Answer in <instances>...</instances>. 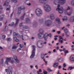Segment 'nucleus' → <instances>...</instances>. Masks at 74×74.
Instances as JSON below:
<instances>
[{
  "mask_svg": "<svg viewBox=\"0 0 74 74\" xmlns=\"http://www.w3.org/2000/svg\"><path fill=\"white\" fill-rule=\"evenodd\" d=\"M59 3H60L62 5H63L66 3V1L65 0H55L54 2V4L57 5V4H58Z\"/></svg>",
  "mask_w": 74,
  "mask_h": 74,
  "instance_id": "obj_1",
  "label": "nucleus"
},
{
  "mask_svg": "<svg viewBox=\"0 0 74 74\" xmlns=\"http://www.w3.org/2000/svg\"><path fill=\"white\" fill-rule=\"evenodd\" d=\"M33 50L32 52V54L30 56V58L32 59L35 56V52H36V47L34 45L32 46Z\"/></svg>",
  "mask_w": 74,
  "mask_h": 74,
  "instance_id": "obj_2",
  "label": "nucleus"
},
{
  "mask_svg": "<svg viewBox=\"0 0 74 74\" xmlns=\"http://www.w3.org/2000/svg\"><path fill=\"white\" fill-rule=\"evenodd\" d=\"M58 8L56 9V11H58V12L59 14H62L63 12V8L62 7H61L60 8V5H58L57 6Z\"/></svg>",
  "mask_w": 74,
  "mask_h": 74,
  "instance_id": "obj_3",
  "label": "nucleus"
},
{
  "mask_svg": "<svg viewBox=\"0 0 74 74\" xmlns=\"http://www.w3.org/2000/svg\"><path fill=\"white\" fill-rule=\"evenodd\" d=\"M36 13L37 16H40L42 14V10L40 9H37L36 10Z\"/></svg>",
  "mask_w": 74,
  "mask_h": 74,
  "instance_id": "obj_4",
  "label": "nucleus"
},
{
  "mask_svg": "<svg viewBox=\"0 0 74 74\" xmlns=\"http://www.w3.org/2000/svg\"><path fill=\"white\" fill-rule=\"evenodd\" d=\"M45 25L49 27L52 25V21L50 20H47L45 21Z\"/></svg>",
  "mask_w": 74,
  "mask_h": 74,
  "instance_id": "obj_5",
  "label": "nucleus"
},
{
  "mask_svg": "<svg viewBox=\"0 0 74 74\" xmlns=\"http://www.w3.org/2000/svg\"><path fill=\"white\" fill-rule=\"evenodd\" d=\"M25 10V8L22 6L19 7L18 8V11L17 13L18 14H20L21 13V10Z\"/></svg>",
  "mask_w": 74,
  "mask_h": 74,
  "instance_id": "obj_6",
  "label": "nucleus"
},
{
  "mask_svg": "<svg viewBox=\"0 0 74 74\" xmlns=\"http://www.w3.org/2000/svg\"><path fill=\"white\" fill-rule=\"evenodd\" d=\"M64 31V33H65L66 35V36L67 37H69V35H70V33H69V30L67 28L65 29Z\"/></svg>",
  "mask_w": 74,
  "mask_h": 74,
  "instance_id": "obj_7",
  "label": "nucleus"
},
{
  "mask_svg": "<svg viewBox=\"0 0 74 74\" xmlns=\"http://www.w3.org/2000/svg\"><path fill=\"white\" fill-rule=\"evenodd\" d=\"M16 34L17 33H16L15 32H14L13 34L14 35L13 36V39L16 42H18V41H19V40L15 36L16 35Z\"/></svg>",
  "mask_w": 74,
  "mask_h": 74,
  "instance_id": "obj_8",
  "label": "nucleus"
},
{
  "mask_svg": "<svg viewBox=\"0 0 74 74\" xmlns=\"http://www.w3.org/2000/svg\"><path fill=\"white\" fill-rule=\"evenodd\" d=\"M43 34L40 33L38 35V36L39 38L40 39H42L43 38V36L44 35L42 34Z\"/></svg>",
  "mask_w": 74,
  "mask_h": 74,
  "instance_id": "obj_9",
  "label": "nucleus"
},
{
  "mask_svg": "<svg viewBox=\"0 0 74 74\" xmlns=\"http://www.w3.org/2000/svg\"><path fill=\"white\" fill-rule=\"evenodd\" d=\"M37 45L39 48H43V44H42V43H41L40 44L38 45V42L37 43Z\"/></svg>",
  "mask_w": 74,
  "mask_h": 74,
  "instance_id": "obj_10",
  "label": "nucleus"
},
{
  "mask_svg": "<svg viewBox=\"0 0 74 74\" xmlns=\"http://www.w3.org/2000/svg\"><path fill=\"white\" fill-rule=\"evenodd\" d=\"M64 13L66 15H67L70 16V15H71V14H72V11H71L70 12H69L68 13L66 11V10H65Z\"/></svg>",
  "mask_w": 74,
  "mask_h": 74,
  "instance_id": "obj_11",
  "label": "nucleus"
},
{
  "mask_svg": "<svg viewBox=\"0 0 74 74\" xmlns=\"http://www.w3.org/2000/svg\"><path fill=\"white\" fill-rule=\"evenodd\" d=\"M13 58L16 61V62H17L18 63L19 62V60H18L17 59V57H16V56L15 55H14Z\"/></svg>",
  "mask_w": 74,
  "mask_h": 74,
  "instance_id": "obj_12",
  "label": "nucleus"
},
{
  "mask_svg": "<svg viewBox=\"0 0 74 74\" xmlns=\"http://www.w3.org/2000/svg\"><path fill=\"white\" fill-rule=\"evenodd\" d=\"M4 15L2 14L0 15V22L2 21L4 19Z\"/></svg>",
  "mask_w": 74,
  "mask_h": 74,
  "instance_id": "obj_13",
  "label": "nucleus"
},
{
  "mask_svg": "<svg viewBox=\"0 0 74 74\" xmlns=\"http://www.w3.org/2000/svg\"><path fill=\"white\" fill-rule=\"evenodd\" d=\"M43 38L45 40H46L48 38V34L46 33L45 35H43Z\"/></svg>",
  "mask_w": 74,
  "mask_h": 74,
  "instance_id": "obj_14",
  "label": "nucleus"
},
{
  "mask_svg": "<svg viewBox=\"0 0 74 74\" xmlns=\"http://www.w3.org/2000/svg\"><path fill=\"white\" fill-rule=\"evenodd\" d=\"M10 3V0H7L5 2V3L3 4V6L6 5V6H7V5H8V3Z\"/></svg>",
  "mask_w": 74,
  "mask_h": 74,
  "instance_id": "obj_15",
  "label": "nucleus"
},
{
  "mask_svg": "<svg viewBox=\"0 0 74 74\" xmlns=\"http://www.w3.org/2000/svg\"><path fill=\"white\" fill-rule=\"evenodd\" d=\"M70 22H74V16H73L69 19Z\"/></svg>",
  "mask_w": 74,
  "mask_h": 74,
  "instance_id": "obj_16",
  "label": "nucleus"
},
{
  "mask_svg": "<svg viewBox=\"0 0 74 74\" xmlns=\"http://www.w3.org/2000/svg\"><path fill=\"white\" fill-rule=\"evenodd\" d=\"M63 51L64 52L65 54L68 53L69 52L68 50H66V49L64 48L63 49Z\"/></svg>",
  "mask_w": 74,
  "mask_h": 74,
  "instance_id": "obj_17",
  "label": "nucleus"
},
{
  "mask_svg": "<svg viewBox=\"0 0 74 74\" xmlns=\"http://www.w3.org/2000/svg\"><path fill=\"white\" fill-rule=\"evenodd\" d=\"M26 22L27 23H30V22H31V21H30V20L29 18H26Z\"/></svg>",
  "mask_w": 74,
  "mask_h": 74,
  "instance_id": "obj_18",
  "label": "nucleus"
},
{
  "mask_svg": "<svg viewBox=\"0 0 74 74\" xmlns=\"http://www.w3.org/2000/svg\"><path fill=\"white\" fill-rule=\"evenodd\" d=\"M56 22H57L58 23H60V18H57L56 19Z\"/></svg>",
  "mask_w": 74,
  "mask_h": 74,
  "instance_id": "obj_19",
  "label": "nucleus"
},
{
  "mask_svg": "<svg viewBox=\"0 0 74 74\" xmlns=\"http://www.w3.org/2000/svg\"><path fill=\"white\" fill-rule=\"evenodd\" d=\"M15 19L16 20V22L15 24V26H16V25H17V24H18V23L19 22V19L17 18H16Z\"/></svg>",
  "mask_w": 74,
  "mask_h": 74,
  "instance_id": "obj_20",
  "label": "nucleus"
},
{
  "mask_svg": "<svg viewBox=\"0 0 74 74\" xmlns=\"http://www.w3.org/2000/svg\"><path fill=\"white\" fill-rule=\"evenodd\" d=\"M50 18L51 19H55V16L53 14H51L50 15Z\"/></svg>",
  "mask_w": 74,
  "mask_h": 74,
  "instance_id": "obj_21",
  "label": "nucleus"
},
{
  "mask_svg": "<svg viewBox=\"0 0 74 74\" xmlns=\"http://www.w3.org/2000/svg\"><path fill=\"white\" fill-rule=\"evenodd\" d=\"M39 32L41 34H43V29H40L39 30Z\"/></svg>",
  "mask_w": 74,
  "mask_h": 74,
  "instance_id": "obj_22",
  "label": "nucleus"
},
{
  "mask_svg": "<svg viewBox=\"0 0 74 74\" xmlns=\"http://www.w3.org/2000/svg\"><path fill=\"white\" fill-rule=\"evenodd\" d=\"M7 6L9 7V8H7L6 9V10L7 11H11V6H10V5H8Z\"/></svg>",
  "mask_w": 74,
  "mask_h": 74,
  "instance_id": "obj_23",
  "label": "nucleus"
},
{
  "mask_svg": "<svg viewBox=\"0 0 74 74\" xmlns=\"http://www.w3.org/2000/svg\"><path fill=\"white\" fill-rule=\"evenodd\" d=\"M11 60V58H6V64H8V61H9V60Z\"/></svg>",
  "mask_w": 74,
  "mask_h": 74,
  "instance_id": "obj_24",
  "label": "nucleus"
},
{
  "mask_svg": "<svg viewBox=\"0 0 74 74\" xmlns=\"http://www.w3.org/2000/svg\"><path fill=\"white\" fill-rule=\"evenodd\" d=\"M33 25L34 26L36 27V26H37V23L36 22H34L33 23Z\"/></svg>",
  "mask_w": 74,
  "mask_h": 74,
  "instance_id": "obj_25",
  "label": "nucleus"
},
{
  "mask_svg": "<svg viewBox=\"0 0 74 74\" xmlns=\"http://www.w3.org/2000/svg\"><path fill=\"white\" fill-rule=\"evenodd\" d=\"M8 30V26H6L5 27V30L4 31L5 32L6 31H7V30Z\"/></svg>",
  "mask_w": 74,
  "mask_h": 74,
  "instance_id": "obj_26",
  "label": "nucleus"
},
{
  "mask_svg": "<svg viewBox=\"0 0 74 74\" xmlns=\"http://www.w3.org/2000/svg\"><path fill=\"white\" fill-rule=\"evenodd\" d=\"M62 20L63 21H67V17L66 16H64L63 18H62Z\"/></svg>",
  "mask_w": 74,
  "mask_h": 74,
  "instance_id": "obj_27",
  "label": "nucleus"
},
{
  "mask_svg": "<svg viewBox=\"0 0 74 74\" xmlns=\"http://www.w3.org/2000/svg\"><path fill=\"white\" fill-rule=\"evenodd\" d=\"M58 66V63H55L54 64L53 66L54 67H56Z\"/></svg>",
  "mask_w": 74,
  "mask_h": 74,
  "instance_id": "obj_28",
  "label": "nucleus"
},
{
  "mask_svg": "<svg viewBox=\"0 0 74 74\" xmlns=\"http://www.w3.org/2000/svg\"><path fill=\"white\" fill-rule=\"evenodd\" d=\"M39 22L40 23H42L43 22V19L42 18V19H39Z\"/></svg>",
  "mask_w": 74,
  "mask_h": 74,
  "instance_id": "obj_29",
  "label": "nucleus"
},
{
  "mask_svg": "<svg viewBox=\"0 0 74 74\" xmlns=\"http://www.w3.org/2000/svg\"><path fill=\"white\" fill-rule=\"evenodd\" d=\"M5 37H6V36L5 35H3L2 36L1 38L3 40L5 38Z\"/></svg>",
  "mask_w": 74,
  "mask_h": 74,
  "instance_id": "obj_30",
  "label": "nucleus"
},
{
  "mask_svg": "<svg viewBox=\"0 0 74 74\" xmlns=\"http://www.w3.org/2000/svg\"><path fill=\"white\" fill-rule=\"evenodd\" d=\"M63 59L62 58H60V59H59V62H63Z\"/></svg>",
  "mask_w": 74,
  "mask_h": 74,
  "instance_id": "obj_31",
  "label": "nucleus"
},
{
  "mask_svg": "<svg viewBox=\"0 0 74 74\" xmlns=\"http://www.w3.org/2000/svg\"><path fill=\"white\" fill-rule=\"evenodd\" d=\"M44 54L42 53L41 56V58L42 59H44Z\"/></svg>",
  "mask_w": 74,
  "mask_h": 74,
  "instance_id": "obj_32",
  "label": "nucleus"
},
{
  "mask_svg": "<svg viewBox=\"0 0 74 74\" xmlns=\"http://www.w3.org/2000/svg\"><path fill=\"white\" fill-rule=\"evenodd\" d=\"M25 13L24 14H23V15L21 16V20H23L24 19V17L25 16Z\"/></svg>",
  "mask_w": 74,
  "mask_h": 74,
  "instance_id": "obj_33",
  "label": "nucleus"
},
{
  "mask_svg": "<svg viewBox=\"0 0 74 74\" xmlns=\"http://www.w3.org/2000/svg\"><path fill=\"white\" fill-rule=\"evenodd\" d=\"M17 48V46H12V49H16Z\"/></svg>",
  "mask_w": 74,
  "mask_h": 74,
  "instance_id": "obj_34",
  "label": "nucleus"
},
{
  "mask_svg": "<svg viewBox=\"0 0 74 74\" xmlns=\"http://www.w3.org/2000/svg\"><path fill=\"white\" fill-rule=\"evenodd\" d=\"M8 69L9 71H11L12 70V67H9L8 68Z\"/></svg>",
  "mask_w": 74,
  "mask_h": 74,
  "instance_id": "obj_35",
  "label": "nucleus"
},
{
  "mask_svg": "<svg viewBox=\"0 0 74 74\" xmlns=\"http://www.w3.org/2000/svg\"><path fill=\"white\" fill-rule=\"evenodd\" d=\"M74 67H72V66H69V69L70 70H71L72 69H74Z\"/></svg>",
  "mask_w": 74,
  "mask_h": 74,
  "instance_id": "obj_36",
  "label": "nucleus"
},
{
  "mask_svg": "<svg viewBox=\"0 0 74 74\" xmlns=\"http://www.w3.org/2000/svg\"><path fill=\"white\" fill-rule=\"evenodd\" d=\"M74 1H73V0H72L71 1V4L73 6H74Z\"/></svg>",
  "mask_w": 74,
  "mask_h": 74,
  "instance_id": "obj_37",
  "label": "nucleus"
},
{
  "mask_svg": "<svg viewBox=\"0 0 74 74\" xmlns=\"http://www.w3.org/2000/svg\"><path fill=\"white\" fill-rule=\"evenodd\" d=\"M70 10V7L68 6L66 10H65V11H68V10Z\"/></svg>",
  "mask_w": 74,
  "mask_h": 74,
  "instance_id": "obj_38",
  "label": "nucleus"
},
{
  "mask_svg": "<svg viewBox=\"0 0 74 74\" xmlns=\"http://www.w3.org/2000/svg\"><path fill=\"white\" fill-rule=\"evenodd\" d=\"M14 25V23L12 22L11 24H9L8 26H12Z\"/></svg>",
  "mask_w": 74,
  "mask_h": 74,
  "instance_id": "obj_39",
  "label": "nucleus"
},
{
  "mask_svg": "<svg viewBox=\"0 0 74 74\" xmlns=\"http://www.w3.org/2000/svg\"><path fill=\"white\" fill-rule=\"evenodd\" d=\"M11 2H14V3H16L17 2V0H12Z\"/></svg>",
  "mask_w": 74,
  "mask_h": 74,
  "instance_id": "obj_40",
  "label": "nucleus"
},
{
  "mask_svg": "<svg viewBox=\"0 0 74 74\" xmlns=\"http://www.w3.org/2000/svg\"><path fill=\"white\" fill-rule=\"evenodd\" d=\"M47 36H49L50 38H51L52 37V35H51V34L50 33L49 34H47Z\"/></svg>",
  "mask_w": 74,
  "mask_h": 74,
  "instance_id": "obj_41",
  "label": "nucleus"
},
{
  "mask_svg": "<svg viewBox=\"0 0 74 74\" xmlns=\"http://www.w3.org/2000/svg\"><path fill=\"white\" fill-rule=\"evenodd\" d=\"M59 40H63V38L61 36H59Z\"/></svg>",
  "mask_w": 74,
  "mask_h": 74,
  "instance_id": "obj_42",
  "label": "nucleus"
},
{
  "mask_svg": "<svg viewBox=\"0 0 74 74\" xmlns=\"http://www.w3.org/2000/svg\"><path fill=\"white\" fill-rule=\"evenodd\" d=\"M7 41H11V39L10 38H7Z\"/></svg>",
  "mask_w": 74,
  "mask_h": 74,
  "instance_id": "obj_43",
  "label": "nucleus"
},
{
  "mask_svg": "<svg viewBox=\"0 0 74 74\" xmlns=\"http://www.w3.org/2000/svg\"><path fill=\"white\" fill-rule=\"evenodd\" d=\"M3 62H4L3 61V58H2L1 60V64H3Z\"/></svg>",
  "mask_w": 74,
  "mask_h": 74,
  "instance_id": "obj_44",
  "label": "nucleus"
},
{
  "mask_svg": "<svg viewBox=\"0 0 74 74\" xmlns=\"http://www.w3.org/2000/svg\"><path fill=\"white\" fill-rule=\"evenodd\" d=\"M5 70L7 73H9V70L8 69H5Z\"/></svg>",
  "mask_w": 74,
  "mask_h": 74,
  "instance_id": "obj_45",
  "label": "nucleus"
},
{
  "mask_svg": "<svg viewBox=\"0 0 74 74\" xmlns=\"http://www.w3.org/2000/svg\"><path fill=\"white\" fill-rule=\"evenodd\" d=\"M20 37L22 39V40H24V39H23V35H21L20 36Z\"/></svg>",
  "mask_w": 74,
  "mask_h": 74,
  "instance_id": "obj_46",
  "label": "nucleus"
},
{
  "mask_svg": "<svg viewBox=\"0 0 74 74\" xmlns=\"http://www.w3.org/2000/svg\"><path fill=\"white\" fill-rule=\"evenodd\" d=\"M66 66H67V65L65 63H64L63 64V67H66Z\"/></svg>",
  "mask_w": 74,
  "mask_h": 74,
  "instance_id": "obj_47",
  "label": "nucleus"
},
{
  "mask_svg": "<svg viewBox=\"0 0 74 74\" xmlns=\"http://www.w3.org/2000/svg\"><path fill=\"white\" fill-rule=\"evenodd\" d=\"M47 70L49 72H51V71H52V70H51V69H47Z\"/></svg>",
  "mask_w": 74,
  "mask_h": 74,
  "instance_id": "obj_48",
  "label": "nucleus"
},
{
  "mask_svg": "<svg viewBox=\"0 0 74 74\" xmlns=\"http://www.w3.org/2000/svg\"><path fill=\"white\" fill-rule=\"evenodd\" d=\"M10 62L12 64H13L14 63V60H11L10 61Z\"/></svg>",
  "mask_w": 74,
  "mask_h": 74,
  "instance_id": "obj_49",
  "label": "nucleus"
},
{
  "mask_svg": "<svg viewBox=\"0 0 74 74\" xmlns=\"http://www.w3.org/2000/svg\"><path fill=\"white\" fill-rule=\"evenodd\" d=\"M20 47L21 48H23V45L20 44Z\"/></svg>",
  "mask_w": 74,
  "mask_h": 74,
  "instance_id": "obj_50",
  "label": "nucleus"
},
{
  "mask_svg": "<svg viewBox=\"0 0 74 74\" xmlns=\"http://www.w3.org/2000/svg\"><path fill=\"white\" fill-rule=\"evenodd\" d=\"M59 42H60V43H63V40H58Z\"/></svg>",
  "mask_w": 74,
  "mask_h": 74,
  "instance_id": "obj_51",
  "label": "nucleus"
},
{
  "mask_svg": "<svg viewBox=\"0 0 74 74\" xmlns=\"http://www.w3.org/2000/svg\"><path fill=\"white\" fill-rule=\"evenodd\" d=\"M47 72L46 71H44L43 72V73L44 74H47Z\"/></svg>",
  "mask_w": 74,
  "mask_h": 74,
  "instance_id": "obj_52",
  "label": "nucleus"
},
{
  "mask_svg": "<svg viewBox=\"0 0 74 74\" xmlns=\"http://www.w3.org/2000/svg\"><path fill=\"white\" fill-rule=\"evenodd\" d=\"M23 27L24 29H27V26H24Z\"/></svg>",
  "mask_w": 74,
  "mask_h": 74,
  "instance_id": "obj_53",
  "label": "nucleus"
},
{
  "mask_svg": "<svg viewBox=\"0 0 74 74\" xmlns=\"http://www.w3.org/2000/svg\"><path fill=\"white\" fill-rule=\"evenodd\" d=\"M16 36H17V37H20V35H19V34H16Z\"/></svg>",
  "mask_w": 74,
  "mask_h": 74,
  "instance_id": "obj_54",
  "label": "nucleus"
},
{
  "mask_svg": "<svg viewBox=\"0 0 74 74\" xmlns=\"http://www.w3.org/2000/svg\"><path fill=\"white\" fill-rule=\"evenodd\" d=\"M37 72H42V71H41V69H39L38 71H37Z\"/></svg>",
  "mask_w": 74,
  "mask_h": 74,
  "instance_id": "obj_55",
  "label": "nucleus"
},
{
  "mask_svg": "<svg viewBox=\"0 0 74 74\" xmlns=\"http://www.w3.org/2000/svg\"><path fill=\"white\" fill-rule=\"evenodd\" d=\"M43 60H44V62H45L46 63L45 64V65H47V61H45V59H44Z\"/></svg>",
  "mask_w": 74,
  "mask_h": 74,
  "instance_id": "obj_56",
  "label": "nucleus"
},
{
  "mask_svg": "<svg viewBox=\"0 0 74 74\" xmlns=\"http://www.w3.org/2000/svg\"><path fill=\"white\" fill-rule=\"evenodd\" d=\"M57 33L58 34H60V31H57Z\"/></svg>",
  "mask_w": 74,
  "mask_h": 74,
  "instance_id": "obj_57",
  "label": "nucleus"
},
{
  "mask_svg": "<svg viewBox=\"0 0 74 74\" xmlns=\"http://www.w3.org/2000/svg\"><path fill=\"white\" fill-rule=\"evenodd\" d=\"M70 26V24H68L66 25V26L68 27V28H69V26Z\"/></svg>",
  "mask_w": 74,
  "mask_h": 74,
  "instance_id": "obj_58",
  "label": "nucleus"
},
{
  "mask_svg": "<svg viewBox=\"0 0 74 74\" xmlns=\"http://www.w3.org/2000/svg\"><path fill=\"white\" fill-rule=\"evenodd\" d=\"M3 9V8H2V6L1 5H0V10H1Z\"/></svg>",
  "mask_w": 74,
  "mask_h": 74,
  "instance_id": "obj_59",
  "label": "nucleus"
},
{
  "mask_svg": "<svg viewBox=\"0 0 74 74\" xmlns=\"http://www.w3.org/2000/svg\"><path fill=\"white\" fill-rule=\"evenodd\" d=\"M62 70L63 71H66V70H67V69H64V68H62Z\"/></svg>",
  "mask_w": 74,
  "mask_h": 74,
  "instance_id": "obj_60",
  "label": "nucleus"
},
{
  "mask_svg": "<svg viewBox=\"0 0 74 74\" xmlns=\"http://www.w3.org/2000/svg\"><path fill=\"white\" fill-rule=\"evenodd\" d=\"M65 28V27H63L61 28L62 30H64V29Z\"/></svg>",
  "mask_w": 74,
  "mask_h": 74,
  "instance_id": "obj_61",
  "label": "nucleus"
},
{
  "mask_svg": "<svg viewBox=\"0 0 74 74\" xmlns=\"http://www.w3.org/2000/svg\"><path fill=\"white\" fill-rule=\"evenodd\" d=\"M0 49H1V50H3V47L0 46Z\"/></svg>",
  "mask_w": 74,
  "mask_h": 74,
  "instance_id": "obj_62",
  "label": "nucleus"
},
{
  "mask_svg": "<svg viewBox=\"0 0 74 74\" xmlns=\"http://www.w3.org/2000/svg\"><path fill=\"white\" fill-rule=\"evenodd\" d=\"M22 23H21L20 25H19V26H20L21 27L22 26Z\"/></svg>",
  "mask_w": 74,
  "mask_h": 74,
  "instance_id": "obj_63",
  "label": "nucleus"
},
{
  "mask_svg": "<svg viewBox=\"0 0 74 74\" xmlns=\"http://www.w3.org/2000/svg\"><path fill=\"white\" fill-rule=\"evenodd\" d=\"M56 49H54L53 50V52H56Z\"/></svg>",
  "mask_w": 74,
  "mask_h": 74,
  "instance_id": "obj_64",
  "label": "nucleus"
}]
</instances>
